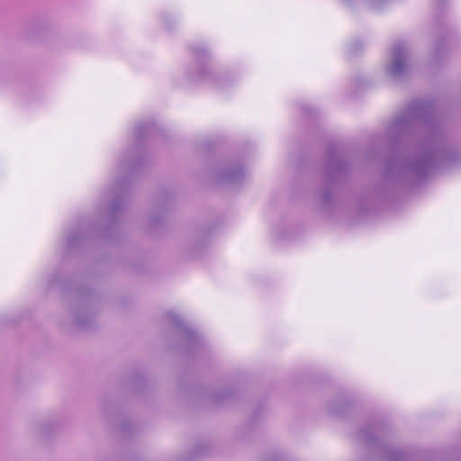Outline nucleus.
<instances>
[{"label":"nucleus","instance_id":"f03ea898","mask_svg":"<svg viewBox=\"0 0 461 461\" xmlns=\"http://www.w3.org/2000/svg\"><path fill=\"white\" fill-rule=\"evenodd\" d=\"M402 453L400 451L393 450L389 447L383 448L382 461H402Z\"/></svg>","mask_w":461,"mask_h":461},{"label":"nucleus","instance_id":"f257e3e1","mask_svg":"<svg viewBox=\"0 0 461 461\" xmlns=\"http://www.w3.org/2000/svg\"><path fill=\"white\" fill-rule=\"evenodd\" d=\"M167 318L173 325L177 327L181 334L188 340L196 339L197 334L194 330H193L191 328H189L186 324L184 323L183 320L173 313H169L167 315Z\"/></svg>","mask_w":461,"mask_h":461},{"label":"nucleus","instance_id":"20e7f679","mask_svg":"<svg viewBox=\"0 0 461 461\" xmlns=\"http://www.w3.org/2000/svg\"><path fill=\"white\" fill-rule=\"evenodd\" d=\"M76 321L77 322L78 325L80 326H86V321H82L80 320L79 318H77Z\"/></svg>","mask_w":461,"mask_h":461},{"label":"nucleus","instance_id":"7ed1b4c3","mask_svg":"<svg viewBox=\"0 0 461 461\" xmlns=\"http://www.w3.org/2000/svg\"><path fill=\"white\" fill-rule=\"evenodd\" d=\"M361 438L367 441V442H375V431H369V430H363L361 431Z\"/></svg>","mask_w":461,"mask_h":461}]
</instances>
